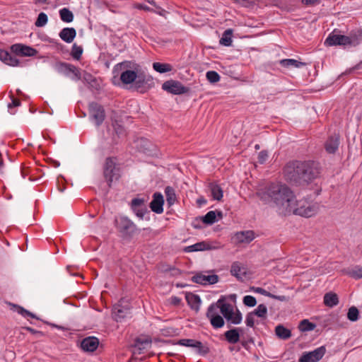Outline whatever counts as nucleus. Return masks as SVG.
I'll list each match as a JSON object with an SVG mask.
<instances>
[{"label":"nucleus","instance_id":"nucleus-1","mask_svg":"<svg viewBox=\"0 0 362 362\" xmlns=\"http://www.w3.org/2000/svg\"><path fill=\"white\" fill-rule=\"evenodd\" d=\"M257 195L264 204L276 207L280 215L291 214V204L293 202L295 195L286 185L271 183L259 190Z\"/></svg>","mask_w":362,"mask_h":362},{"label":"nucleus","instance_id":"nucleus-47","mask_svg":"<svg viewBox=\"0 0 362 362\" xmlns=\"http://www.w3.org/2000/svg\"><path fill=\"white\" fill-rule=\"evenodd\" d=\"M359 317V311L355 306L351 307L347 313V318L351 322H356Z\"/></svg>","mask_w":362,"mask_h":362},{"label":"nucleus","instance_id":"nucleus-2","mask_svg":"<svg viewBox=\"0 0 362 362\" xmlns=\"http://www.w3.org/2000/svg\"><path fill=\"white\" fill-rule=\"evenodd\" d=\"M285 180L294 186H307L320 173L319 163L313 160H292L283 169Z\"/></svg>","mask_w":362,"mask_h":362},{"label":"nucleus","instance_id":"nucleus-40","mask_svg":"<svg viewBox=\"0 0 362 362\" xmlns=\"http://www.w3.org/2000/svg\"><path fill=\"white\" fill-rule=\"evenodd\" d=\"M139 232H142L141 236L144 239V240L149 241L150 240L154 238L159 234V232L157 230H153L151 228H144L141 229Z\"/></svg>","mask_w":362,"mask_h":362},{"label":"nucleus","instance_id":"nucleus-46","mask_svg":"<svg viewBox=\"0 0 362 362\" xmlns=\"http://www.w3.org/2000/svg\"><path fill=\"white\" fill-rule=\"evenodd\" d=\"M209 320L211 325L215 329L223 327L225 323L223 318L220 315L212 316Z\"/></svg>","mask_w":362,"mask_h":362},{"label":"nucleus","instance_id":"nucleus-20","mask_svg":"<svg viewBox=\"0 0 362 362\" xmlns=\"http://www.w3.org/2000/svg\"><path fill=\"white\" fill-rule=\"evenodd\" d=\"M348 36L349 47H356L362 43V29L352 30Z\"/></svg>","mask_w":362,"mask_h":362},{"label":"nucleus","instance_id":"nucleus-27","mask_svg":"<svg viewBox=\"0 0 362 362\" xmlns=\"http://www.w3.org/2000/svg\"><path fill=\"white\" fill-rule=\"evenodd\" d=\"M324 303L326 306L333 308L339 303L338 296L333 292H329L324 296Z\"/></svg>","mask_w":362,"mask_h":362},{"label":"nucleus","instance_id":"nucleus-5","mask_svg":"<svg viewBox=\"0 0 362 362\" xmlns=\"http://www.w3.org/2000/svg\"><path fill=\"white\" fill-rule=\"evenodd\" d=\"M291 214L298 215L303 217L309 218L315 216L319 209L317 204H310L306 201H297L296 197L291 204Z\"/></svg>","mask_w":362,"mask_h":362},{"label":"nucleus","instance_id":"nucleus-37","mask_svg":"<svg viewBox=\"0 0 362 362\" xmlns=\"http://www.w3.org/2000/svg\"><path fill=\"white\" fill-rule=\"evenodd\" d=\"M153 69L160 74L169 72L172 71V66L170 64L154 62L153 64Z\"/></svg>","mask_w":362,"mask_h":362},{"label":"nucleus","instance_id":"nucleus-31","mask_svg":"<svg viewBox=\"0 0 362 362\" xmlns=\"http://www.w3.org/2000/svg\"><path fill=\"white\" fill-rule=\"evenodd\" d=\"M209 188L211 191V196L214 199H216L217 201L221 200V199L223 198V192L220 185L214 182H211L209 185Z\"/></svg>","mask_w":362,"mask_h":362},{"label":"nucleus","instance_id":"nucleus-44","mask_svg":"<svg viewBox=\"0 0 362 362\" xmlns=\"http://www.w3.org/2000/svg\"><path fill=\"white\" fill-rule=\"evenodd\" d=\"M220 310L223 316L227 320L234 313L233 308L230 303H223L220 305Z\"/></svg>","mask_w":362,"mask_h":362},{"label":"nucleus","instance_id":"nucleus-58","mask_svg":"<svg viewBox=\"0 0 362 362\" xmlns=\"http://www.w3.org/2000/svg\"><path fill=\"white\" fill-rule=\"evenodd\" d=\"M269 156H268V152L267 151H262L259 153V155H258V162L260 163V164H263L266 162V160H267Z\"/></svg>","mask_w":362,"mask_h":362},{"label":"nucleus","instance_id":"nucleus-61","mask_svg":"<svg viewBox=\"0 0 362 362\" xmlns=\"http://www.w3.org/2000/svg\"><path fill=\"white\" fill-rule=\"evenodd\" d=\"M170 303L175 306H178L181 303V298L177 296H173L170 298Z\"/></svg>","mask_w":362,"mask_h":362},{"label":"nucleus","instance_id":"nucleus-38","mask_svg":"<svg viewBox=\"0 0 362 362\" xmlns=\"http://www.w3.org/2000/svg\"><path fill=\"white\" fill-rule=\"evenodd\" d=\"M153 144L150 141L146 139H141L139 140V149L144 153L151 155L152 153Z\"/></svg>","mask_w":362,"mask_h":362},{"label":"nucleus","instance_id":"nucleus-56","mask_svg":"<svg viewBox=\"0 0 362 362\" xmlns=\"http://www.w3.org/2000/svg\"><path fill=\"white\" fill-rule=\"evenodd\" d=\"M255 315L250 312L247 314L245 319V324L247 327H254L255 325Z\"/></svg>","mask_w":362,"mask_h":362},{"label":"nucleus","instance_id":"nucleus-15","mask_svg":"<svg viewBox=\"0 0 362 362\" xmlns=\"http://www.w3.org/2000/svg\"><path fill=\"white\" fill-rule=\"evenodd\" d=\"M11 50L13 54L19 56L33 57L37 54L35 49L21 44L11 45Z\"/></svg>","mask_w":362,"mask_h":362},{"label":"nucleus","instance_id":"nucleus-3","mask_svg":"<svg viewBox=\"0 0 362 362\" xmlns=\"http://www.w3.org/2000/svg\"><path fill=\"white\" fill-rule=\"evenodd\" d=\"M114 226L124 239H131L141 229L127 216H119L115 218Z\"/></svg>","mask_w":362,"mask_h":362},{"label":"nucleus","instance_id":"nucleus-55","mask_svg":"<svg viewBox=\"0 0 362 362\" xmlns=\"http://www.w3.org/2000/svg\"><path fill=\"white\" fill-rule=\"evenodd\" d=\"M218 315V314L217 313V306L215 305V303L211 304L207 309L206 317L209 319H210L211 317H212V316Z\"/></svg>","mask_w":362,"mask_h":362},{"label":"nucleus","instance_id":"nucleus-7","mask_svg":"<svg viewBox=\"0 0 362 362\" xmlns=\"http://www.w3.org/2000/svg\"><path fill=\"white\" fill-rule=\"evenodd\" d=\"M133 86L136 90L144 93L154 87L155 83L153 77L140 67Z\"/></svg>","mask_w":362,"mask_h":362},{"label":"nucleus","instance_id":"nucleus-18","mask_svg":"<svg viewBox=\"0 0 362 362\" xmlns=\"http://www.w3.org/2000/svg\"><path fill=\"white\" fill-rule=\"evenodd\" d=\"M99 345V339L95 337H88L84 338L81 343V349L87 352H93Z\"/></svg>","mask_w":362,"mask_h":362},{"label":"nucleus","instance_id":"nucleus-48","mask_svg":"<svg viewBox=\"0 0 362 362\" xmlns=\"http://www.w3.org/2000/svg\"><path fill=\"white\" fill-rule=\"evenodd\" d=\"M48 21V17L45 13L41 12L38 14V16L35 21V25L36 27H43Z\"/></svg>","mask_w":362,"mask_h":362},{"label":"nucleus","instance_id":"nucleus-21","mask_svg":"<svg viewBox=\"0 0 362 362\" xmlns=\"http://www.w3.org/2000/svg\"><path fill=\"white\" fill-rule=\"evenodd\" d=\"M185 299L191 309L196 311L199 310L202 300L197 294L187 292L185 294Z\"/></svg>","mask_w":362,"mask_h":362},{"label":"nucleus","instance_id":"nucleus-42","mask_svg":"<svg viewBox=\"0 0 362 362\" xmlns=\"http://www.w3.org/2000/svg\"><path fill=\"white\" fill-rule=\"evenodd\" d=\"M165 194L168 204L169 206L173 205L176 200L175 189L172 187L168 186L165 188Z\"/></svg>","mask_w":362,"mask_h":362},{"label":"nucleus","instance_id":"nucleus-34","mask_svg":"<svg viewBox=\"0 0 362 362\" xmlns=\"http://www.w3.org/2000/svg\"><path fill=\"white\" fill-rule=\"evenodd\" d=\"M237 239L241 243H250L255 238L254 232L252 230L243 231L236 234Z\"/></svg>","mask_w":362,"mask_h":362},{"label":"nucleus","instance_id":"nucleus-16","mask_svg":"<svg viewBox=\"0 0 362 362\" xmlns=\"http://www.w3.org/2000/svg\"><path fill=\"white\" fill-rule=\"evenodd\" d=\"M131 209L136 216L140 218H143L145 214L148 212L144 199H133L131 202Z\"/></svg>","mask_w":362,"mask_h":362},{"label":"nucleus","instance_id":"nucleus-8","mask_svg":"<svg viewBox=\"0 0 362 362\" xmlns=\"http://www.w3.org/2000/svg\"><path fill=\"white\" fill-rule=\"evenodd\" d=\"M115 159L116 158L113 157L107 158L103 166V176L107 183L108 187H112L114 179L118 180L119 177V175L117 173L119 169L116 168Z\"/></svg>","mask_w":362,"mask_h":362},{"label":"nucleus","instance_id":"nucleus-10","mask_svg":"<svg viewBox=\"0 0 362 362\" xmlns=\"http://www.w3.org/2000/svg\"><path fill=\"white\" fill-rule=\"evenodd\" d=\"M339 33V30L334 29L326 38L325 45L349 47L348 36Z\"/></svg>","mask_w":362,"mask_h":362},{"label":"nucleus","instance_id":"nucleus-23","mask_svg":"<svg viewBox=\"0 0 362 362\" xmlns=\"http://www.w3.org/2000/svg\"><path fill=\"white\" fill-rule=\"evenodd\" d=\"M0 60L9 66H18L19 64L18 59L12 56L8 51L0 49Z\"/></svg>","mask_w":362,"mask_h":362},{"label":"nucleus","instance_id":"nucleus-25","mask_svg":"<svg viewBox=\"0 0 362 362\" xmlns=\"http://www.w3.org/2000/svg\"><path fill=\"white\" fill-rule=\"evenodd\" d=\"M212 247L209 243L202 241L194 245H189L185 248L186 252H198L211 250Z\"/></svg>","mask_w":362,"mask_h":362},{"label":"nucleus","instance_id":"nucleus-28","mask_svg":"<svg viewBox=\"0 0 362 362\" xmlns=\"http://www.w3.org/2000/svg\"><path fill=\"white\" fill-rule=\"evenodd\" d=\"M279 64L285 68H290L291 66L295 68H300L306 65V63L299 62L294 59H284L279 61Z\"/></svg>","mask_w":362,"mask_h":362},{"label":"nucleus","instance_id":"nucleus-51","mask_svg":"<svg viewBox=\"0 0 362 362\" xmlns=\"http://www.w3.org/2000/svg\"><path fill=\"white\" fill-rule=\"evenodd\" d=\"M207 80L212 83H216L220 81L219 74L215 71H209L206 74Z\"/></svg>","mask_w":362,"mask_h":362},{"label":"nucleus","instance_id":"nucleus-30","mask_svg":"<svg viewBox=\"0 0 362 362\" xmlns=\"http://www.w3.org/2000/svg\"><path fill=\"white\" fill-rule=\"evenodd\" d=\"M251 289L257 293H260L263 296L269 297L273 299H276L280 301H286L287 300V298L285 296H276V295L272 294L270 292H269V291H266L265 289L260 288V287L253 286L251 288Z\"/></svg>","mask_w":362,"mask_h":362},{"label":"nucleus","instance_id":"nucleus-59","mask_svg":"<svg viewBox=\"0 0 362 362\" xmlns=\"http://www.w3.org/2000/svg\"><path fill=\"white\" fill-rule=\"evenodd\" d=\"M125 317V315L122 309L119 308L115 311V320L116 321H122Z\"/></svg>","mask_w":362,"mask_h":362},{"label":"nucleus","instance_id":"nucleus-62","mask_svg":"<svg viewBox=\"0 0 362 362\" xmlns=\"http://www.w3.org/2000/svg\"><path fill=\"white\" fill-rule=\"evenodd\" d=\"M134 8L139 9V10H144V11H151V9L146 5L143 4H135Z\"/></svg>","mask_w":362,"mask_h":362},{"label":"nucleus","instance_id":"nucleus-50","mask_svg":"<svg viewBox=\"0 0 362 362\" xmlns=\"http://www.w3.org/2000/svg\"><path fill=\"white\" fill-rule=\"evenodd\" d=\"M242 314L241 313L237 310L235 313H233L230 318H228L226 320L230 322L232 324L238 325L242 321Z\"/></svg>","mask_w":362,"mask_h":362},{"label":"nucleus","instance_id":"nucleus-32","mask_svg":"<svg viewBox=\"0 0 362 362\" xmlns=\"http://www.w3.org/2000/svg\"><path fill=\"white\" fill-rule=\"evenodd\" d=\"M74 65L66 62H59L56 63L55 68L59 73L69 76L72 71V66Z\"/></svg>","mask_w":362,"mask_h":362},{"label":"nucleus","instance_id":"nucleus-49","mask_svg":"<svg viewBox=\"0 0 362 362\" xmlns=\"http://www.w3.org/2000/svg\"><path fill=\"white\" fill-rule=\"evenodd\" d=\"M83 54V48L81 46L77 45L76 44H74L71 48V57L76 60L81 59V55Z\"/></svg>","mask_w":362,"mask_h":362},{"label":"nucleus","instance_id":"nucleus-29","mask_svg":"<svg viewBox=\"0 0 362 362\" xmlns=\"http://www.w3.org/2000/svg\"><path fill=\"white\" fill-rule=\"evenodd\" d=\"M82 78L83 81L88 84L91 88L94 90H98L100 88V84L98 83L96 78L91 74L84 71Z\"/></svg>","mask_w":362,"mask_h":362},{"label":"nucleus","instance_id":"nucleus-19","mask_svg":"<svg viewBox=\"0 0 362 362\" xmlns=\"http://www.w3.org/2000/svg\"><path fill=\"white\" fill-rule=\"evenodd\" d=\"M339 146V135L334 134L328 137L325 143V148L328 153H334Z\"/></svg>","mask_w":362,"mask_h":362},{"label":"nucleus","instance_id":"nucleus-45","mask_svg":"<svg viewBox=\"0 0 362 362\" xmlns=\"http://www.w3.org/2000/svg\"><path fill=\"white\" fill-rule=\"evenodd\" d=\"M254 315L260 318L266 319L267 315V308L265 305L259 304L256 309L251 312Z\"/></svg>","mask_w":362,"mask_h":362},{"label":"nucleus","instance_id":"nucleus-36","mask_svg":"<svg viewBox=\"0 0 362 362\" xmlns=\"http://www.w3.org/2000/svg\"><path fill=\"white\" fill-rule=\"evenodd\" d=\"M315 327L316 325L307 319L301 320L298 325V329L302 332L314 330Z\"/></svg>","mask_w":362,"mask_h":362},{"label":"nucleus","instance_id":"nucleus-24","mask_svg":"<svg viewBox=\"0 0 362 362\" xmlns=\"http://www.w3.org/2000/svg\"><path fill=\"white\" fill-rule=\"evenodd\" d=\"M240 328H233L226 331L224 334L226 341L230 344H236L240 341Z\"/></svg>","mask_w":362,"mask_h":362},{"label":"nucleus","instance_id":"nucleus-52","mask_svg":"<svg viewBox=\"0 0 362 362\" xmlns=\"http://www.w3.org/2000/svg\"><path fill=\"white\" fill-rule=\"evenodd\" d=\"M148 343H151V340L142 339L137 337L134 341V346L137 348L139 350V354H141V351L144 349V344Z\"/></svg>","mask_w":362,"mask_h":362},{"label":"nucleus","instance_id":"nucleus-4","mask_svg":"<svg viewBox=\"0 0 362 362\" xmlns=\"http://www.w3.org/2000/svg\"><path fill=\"white\" fill-rule=\"evenodd\" d=\"M140 65L131 61H124L117 64L114 67L115 70H121L120 74L121 81L126 85L134 83L136 80V74L139 70Z\"/></svg>","mask_w":362,"mask_h":362},{"label":"nucleus","instance_id":"nucleus-9","mask_svg":"<svg viewBox=\"0 0 362 362\" xmlns=\"http://www.w3.org/2000/svg\"><path fill=\"white\" fill-rule=\"evenodd\" d=\"M90 117L94 121L97 127L100 126L105 119L104 107L96 102H91L88 105Z\"/></svg>","mask_w":362,"mask_h":362},{"label":"nucleus","instance_id":"nucleus-54","mask_svg":"<svg viewBox=\"0 0 362 362\" xmlns=\"http://www.w3.org/2000/svg\"><path fill=\"white\" fill-rule=\"evenodd\" d=\"M16 308L18 309V313L19 314H21V315H23V317H30L32 318H34V319H37L38 320L39 318L33 313L25 310V308H23V307L21 306H19V305H16Z\"/></svg>","mask_w":362,"mask_h":362},{"label":"nucleus","instance_id":"nucleus-11","mask_svg":"<svg viewBox=\"0 0 362 362\" xmlns=\"http://www.w3.org/2000/svg\"><path fill=\"white\" fill-rule=\"evenodd\" d=\"M162 88L169 93L173 95H181L187 93L189 88L182 84L180 81L175 80H168L162 85Z\"/></svg>","mask_w":362,"mask_h":362},{"label":"nucleus","instance_id":"nucleus-63","mask_svg":"<svg viewBox=\"0 0 362 362\" xmlns=\"http://www.w3.org/2000/svg\"><path fill=\"white\" fill-rule=\"evenodd\" d=\"M21 105V102L17 98H12V102L11 103H9L8 107V108H11L13 107H18Z\"/></svg>","mask_w":362,"mask_h":362},{"label":"nucleus","instance_id":"nucleus-33","mask_svg":"<svg viewBox=\"0 0 362 362\" xmlns=\"http://www.w3.org/2000/svg\"><path fill=\"white\" fill-rule=\"evenodd\" d=\"M243 268L241 267L240 263L238 262H235L231 265L230 268V274L235 276L238 279H242V276L245 275V272L242 271Z\"/></svg>","mask_w":362,"mask_h":362},{"label":"nucleus","instance_id":"nucleus-57","mask_svg":"<svg viewBox=\"0 0 362 362\" xmlns=\"http://www.w3.org/2000/svg\"><path fill=\"white\" fill-rule=\"evenodd\" d=\"M71 73L74 75L72 79L76 81L81 79L82 76L79 68L76 67V66H72V71Z\"/></svg>","mask_w":362,"mask_h":362},{"label":"nucleus","instance_id":"nucleus-13","mask_svg":"<svg viewBox=\"0 0 362 362\" xmlns=\"http://www.w3.org/2000/svg\"><path fill=\"white\" fill-rule=\"evenodd\" d=\"M325 353V346H321L313 351L303 354V356L299 359V362H317L322 358Z\"/></svg>","mask_w":362,"mask_h":362},{"label":"nucleus","instance_id":"nucleus-64","mask_svg":"<svg viewBox=\"0 0 362 362\" xmlns=\"http://www.w3.org/2000/svg\"><path fill=\"white\" fill-rule=\"evenodd\" d=\"M207 202L206 199L204 197H200L197 199V204L199 206L206 204Z\"/></svg>","mask_w":362,"mask_h":362},{"label":"nucleus","instance_id":"nucleus-35","mask_svg":"<svg viewBox=\"0 0 362 362\" xmlns=\"http://www.w3.org/2000/svg\"><path fill=\"white\" fill-rule=\"evenodd\" d=\"M232 29L226 30L223 33L221 38L220 39V44L226 47L230 46L232 43Z\"/></svg>","mask_w":362,"mask_h":362},{"label":"nucleus","instance_id":"nucleus-14","mask_svg":"<svg viewBox=\"0 0 362 362\" xmlns=\"http://www.w3.org/2000/svg\"><path fill=\"white\" fill-rule=\"evenodd\" d=\"M218 279L219 277L216 274L206 275L202 273H197L191 279L193 283L204 286L215 284L218 281Z\"/></svg>","mask_w":362,"mask_h":362},{"label":"nucleus","instance_id":"nucleus-60","mask_svg":"<svg viewBox=\"0 0 362 362\" xmlns=\"http://www.w3.org/2000/svg\"><path fill=\"white\" fill-rule=\"evenodd\" d=\"M23 329L28 331L29 332H30L33 334H38L40 336L43 335L42 332L36 330L30 327H23Z\"/></svg>","mask_w":362,"mask_h":362},{"label":"nucleus","instance_id":"nucleus-17","mask_svg":"<svg viewBox=\"0 0 362 362\" xmlns=\"http://www.w3.org/2000/svg\"><path fill=\"white\" fill-rule=\"evenodd\" d=\"M164 198L160 192H155L153 199L150 202L149 207L152 211L160 214L163 212Z\"/></svg>","mask_w":362,"mask_h":362},{"label":"nucleus","instance_id":"nucleus-22","mask_svg":"<svg viewBox=\"0 0 362 362\" xmlns=\"http://www.w3.org/2000/svg\"><path fill=\"white\" fill-rule=\"evenodd\" d=\"M59 35L65 42L71 43L76 36V30L74 28H64L60 31Z\"/></svg>","mask_w":362,"mask_h":362},{"label":"nucleus","instance_id":"nucleus-53","mask_svg":"<svg viewBox=\"0 0 362 362\" xmlns=\"http://www.w3.org/2000/svg\"><path fill=\"white\" fill-rule=\"evenodd\" d=\"M243 303L245 306L254 307L257 304V300L254 296L248 295L243 297Z\"/></svg>","mask_w":362,"mask_h":362},{"label":"nucleus","instance_id":"nucleus-26","mask_svg":"<svg viewBox=\"0 0 362 362\" xmlns=\"http://www.w3.org/2000/svg\"><path fill=\"white\" fill-rule=\"evenodd\" d=\"M275 334L281 339L286 340L291 337V331L283 325H278L275 327Z\"/></svg>","mask_w":362,"mask_h":362},{"label":"nucleus","instance_id":"nucleus-43","mask_svg":"<svg viewBox=\"0 0 362 362\" xmlns=\"http://www.w3.org/2000/svg\"><path fill=\"white\" fill-rule=\"evenodd\" d=\"M346 274L354 279H362V267L356 265L352 269L346 271Z\"/></svg>","mask_w":362,"mask_h":362},{"label":"nucleus","instance_id":"nucleus-41","mask_svg":"<svg viewBox=\"0 0 362 362\" xmlns=\"http://www.w3.org/2000/svg\"><path fill=\"white\" fill-rule=\"evenodd\" d=\"M201 219L204 223L207 225H212L218 220L216 218V212L214 211L207 212Z\"/></svg>","mask_w":362,"mask_h":362},{"label":"nucleus","instance_id":"nucleus-12","mask_svg":"<svg viewBox=\"0 0 362 362\" xmlns=\"http://www.w3.org/2000/svg\"><path fill=\"white\" fill-rule=\"evenodd\" d=\"M112 126L113 128V134L110 145L114 146L119 144L122 139L127 136V131L117 120L112 121Z\"/></svg>","mask_w":362,"mask_h":362},{"label":"nucleus","instance_id":"nucleus-6","mask_svg":"<svg viewBox=\"0 0 362 362\" xmlns=\"http://www.w3.org/2000/svg\"><path fill=\"white\" fill-rule=\"evenodd\" d=\"M165 342L168 344L192 348L197 354L202 356H206L210 352V349L206 343L204 344L200 341L193 339H181L177 341L169 339L165 341Z\"/></svg>","mask_w":362,"mask_h":362},{"label":"nucleus","instance_id":"nucleus-39","mask_svg":"<svg viewBox=\"0 0 362 362\" xmlns=\"http://www.w3.org/2000/svg\"><path fill=\"white\" fill-rule=\"evenodd\" d=\"M59 16L61 20L65 23H71L74 20L73 13L66 8H63L59 10Z\"/></svg>","mask_w":362,"mask_h":362}]
</instances>
